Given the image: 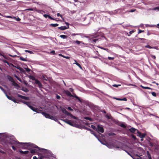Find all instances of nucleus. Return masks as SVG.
I'll list each match as a JSON object with an SVG mask.
<instances>
[{"label":"nucleus","instance_id":"1","mask_svg":"<svg viewBox=\"0 0 159 159\" xmlns=\"http://www.w3.org/2000/svg\"><path fill=\"white\" fill-rule=\"evenodd\" d=\"M11 143L14 144L15 145H17L18 144H24L25 146H30L33 148H35L36 149H37V151H41V150H43V149L42 148H39L38 146H37L36 145L30 143H19L18 141H14L13 143Z\"/></svg>","mask_w":159,"mask_h":159},{"label":"nucleus","instance_id":"2","mask_svg":"<svg viewBox=\"0 0 159 159\" xmlns=\"http://www.w3.org/2000/svg\"><path fill=\"white\" fill-rule=\"evenodd\" d=\"M43 116H44L46 118L50 119L52 120H55V118L54 116H51L48 114L44 112H42V111L41 112V113Z\"/></svg>","mask_w":159,"mask_h":159},{"label":"nucleus","instance_id":"3","mask_svg":"<svg viewBox=\"0 0 159 159\" xmlns=\"http://www.w3.org/2000/svg\"><path fill=\"white\" fill-rule=\"evenodd\" d=\"M97 131L98 133H103L104 132V129L102 125H97Z\"/></svg>","mask_w":159,"mask_h":159},{"label":"nucleus","instance_id":"4","mask_svg":"<svg viewBox=\"0 0 159 159\" xmlns=\"http://www.w3.org/2000/svg\"><path fill=\"white\" fill-rule=\"evenodd\" d=\"M29 108H30L33 111H35L37 113H41L42 111L41 110H40L39 109L34 107L31 105L30 107Z\"/></svg>","mask_w":159,"mask_h":159},{"label":"nucleus","instance_id":"5","mask_svg":"<svg viewBox=\"0 0 159 159\" xmlns=\"http://www.w3.org/2000/svg\"><path fill=\"white\" fill-rule=\"evenodd\" d=\"M62 120L65 123L69 124V125L72 126H74V125L71 122V120L67 119H62Z\"/></svg>","mask_w":159,"mask_h":159},{"label":"nucleus","instance_id":"6","mask_svg":"<svg viewBox=\"0 0 159 159\" xmlns=\"http://www.w3.org/2000/svg\"><path fill=\"white\" fill-rule=\"evenodd\" d=\"M138 134L137 135L140 137V138L142 139H141V140L142 141L143 140V138H144L145 136L146 135V134H143L142 133L138 131V132H137Z\"/></svg>","mask_w":159,"mask_h":159},{"label":"nucleus","instance_id":"7","mask_svg":"<svg viewBox=\"0 0 159 159\" xmlns=\"http://www.w3.org/2000/svg\"><path fill=\"white\" fill-rule=\"evenodd\" d=\"M17 96L18 97L22 99H24L25 100H29L30 99L29 97L23 96L19 94H17Z\"/></svg>","mask_w":159,"mask_h":159},{"label":"nucleus","instance_id":"8","mask_svg":"<svg viewBox=\"0 0 159 159\" xmlns=\"http://www.w3.org/2000/svg\"><path fill=\"white\" fill-rule=\"evenodd\" d=\"M129 131L132 133H137L138 132V130L135 129V128H130L129 129Z\"/></svg>","mask_w":159,"mask_h":159},{"label":"nucleus","instance_id":"9","mask_svg":"<svg viewBox=\"0 0 159 159\" xmlns=\"http://www.w3.org/2000/svg\"><path fill=\"white\" fill-rule=\"evenodd\" d=\"M64 92L67 95L70 97L73 96V95L71 94L70 92L68 90H64Z\"/></svg>","mask_w":159,"mask_h":159},{"label":"nucleus","instance_id":"10","mask_svg":"<svg viewBox=\"0 0 159 159\" xmlns=\"http://www.w3.org/2000/svg\"><path fill=\"white\" fill-rule=\"evenodd\" d=\"M35 83L38 85L39 88H41L42 86V84L37 79H36L35 80Z\"/></svg>","mask_w":159,"mask_h":159},{"label":"nucleus","instance_id":"11","mask_svg":"<svg viewBox=\"0 0 159 159\" xmlns=\"http://www.w3.org/2000/svg\"><path fill=\"white\" fill-rule=\"evenodd\" d=\"M29 150L30 151V152L31 154L35 153L36 152H41V151H37V149H30Z\"/></svg>","mask_w":159,"mask_h":159},{"label":"nucleus","instance_id":"12","mask_svg":"<svg viewBox=\"0 0 159 159\" xmlns=\"http://www.w3.org/2000/svg\"><path fill=\"white\" fill-rule=\"evenodd\" d=\"M21 102L23 103L29 107L31 105L30 102H26L22 100L21 101Z\"/></svg>","mask_w":159,"mask_h":159},{"label":"nucleus","instance_id":"13","mask_svg":"<svg viewBox=\"0 0 159 159\" xmlns=\"http://www.w3.org/2000/svg\"><path fill=\"white\" fill-rule=\"evenodd\" d=\"M69 26H67V27L65 26H61L60 27H58V29L61 30H65L69 28Z\"/></svg>","mask_w":159,"mask_h":159},{"label":"nucleus","instance_id":"14","mask_svg":"<svg viewBox=\"0 0 159 159\" xmlns=\"http://www.w3.org/2000/svg\"><path fill=\"white\" fill-rule=\"evenodd\" d=\"M19 152L20 153L24 154H27L29 153V151H23L21 150H19Z\"/></svg>","mask_w":159,"mask_h":159},{"label":"nucleus","instance_id":"15","mask_svg":"<svg viewBox=\"0 0 159 159\" xmlns=\"http://www.w3.org/2000/svg\"><path fill=\"white\" fill-rule=\"evenodd\" d=\"M16 68L19 69L21 72L25 73V70L23 69L22 68L20 67L19 66H17Z\"/></svg>","mask_w":159,"mask_h":159},{"label":"nucleus","instance_id":"16","mask_svg":"<svg viewBox=\"0 0 159 159\" xmlns=\"http://www.w3.org/2000/svg\"><path fill=\"white\" fill-rule=\"evenodd\" d=\"M34 10L37 12L43 14V13H45V12L43 10H37L36 8H34Z\"/></svg>","mask_w":159,"mask_h":159},{"label":"nucleus","instance_id":"17","mask_svg":"<svg viewBox=\"0 0 159 159\" xmlns=\"http://www.w3.org/2000/svg\"><path fill=\"white\" fill-rule=\"evenodd\" d=\"M7 77L8 80L11 82H13L14 80L13 78L9 75H7Z\"/></svg>","mask_w":159,"mask_h":159},{"label":"nucleus","instance_id":"18","mask_svg":"<svg viewBox=\"0 0 159 159\" xmlns=\"http://www.w3.org/2000/svg\"><path fill=\"white\" fill-rule=\"evenodd\" d=\"M140 87L143 89H151V90L152 89L150 87H144V86H142V85H141Z\"/></svg>","mask_w":159,"mask_h":159},{"label":"nucleus","instance_id":"19","mask_svg":"<svg viewBox=\"0 0 159 159\" xmlns=\"http://www.w3.org/2000/svg\"><path fill=\"white\" fill-rule=\"evenodd\" d=\"M5 95H6V96L7 97V98L9 99V100H11V101H12V99H13V97H11V96H8V95L7 94V93H6V94H5Z\"/></svg>","mask_w":159,"mask_h":159},{"label":"nucleus","instance_id":"20","mask_svg":"<svg viewBox=\"0 0 159 159\" xmlns=\"http://www.w3.org/2000/svg\"><path fill=\"white\" fill-rule=\"evenodd\" d=\"M148 92L149 93H151L153 96L155 97H156L157 96L156 93L155 92H150L149 91H148Z\"/></svg>","mask_w":159,"mask_h":159},{"label":"nucleus","instance_id":"21","mask_svg":"<svg viewBox=\"0 0 159 159\" xmlns=\"http://www.w3.org/2000/svg\"><path fill=\"white\" fill-rule=\"evenodd\" d=\"M13 76L16 77L17 80H18L20 82L22 83V81L19 78V77H18L16 74H14L13 75Z\"/></svg>","mask_w":159,"mask_h":159},{"label":"nucleus","instance_id":"22","mask_svg":"<svg viewBox=\"0 0 159 159\" xmlns=\"http://www.w3.org/2000/svg\"><path fill=\"white\" fill-rule=\"evenodd\" d=\"M59 25L58 24H51L50 25V26L53 27H55L58 26Z\"/></svg>","mask_w":159,"mask_h":159},{"label":"nucleus","instance_id":"23","mask_svg":"<svg viewBox=\"0 0 159 159\" xmlns=\"http://www.w3.org/2000/svg\"><path fill=\"white\" fill-rule=\"evenodd\" d=\"M61 110L62 112L64 114H65L66 115L67 112V111L64 108H62L61 109Z\"/></svg>","mask_w":159,"mask_h":159},{"label":"nucleus","instance_id":"24","mask_svg":"<svg viewBox=\"0 0 159 159\" xmlns=\"http://www.w3.org/2000/svg\"><path fill=\"white\" fill-rule=\"evenodd\" d=\"M12 83L13 85L14 86L17 87H19V85L16 83L14 80L12 82Z\"/></svg>","mask_w":159,"mask_h":159},{"label":"nucleus","instance_id":"25","mask_svg":"<svg viewBox=\"0 0 159 159\" xmlns=\"http://www.w3.org/2000/svg\"><path fill=\"white\" fill-rule=\"evenodd\" d=\"M75 62L74 63L76 64L77 66H78L80 67V68L81 69H82V67L80 65L79 63L77 62L76 60H75Z\"/></svg>","mask_w":159,"mask_h":159},{"label":"nucleus","instance_id":"26","mask_svg":"<svg viewBox=\"0 0 159 159\" xmlns=\"http://www.w3.org/2000/svg\"><path fill=\"white\" fill-rule=\"evenodd\" d=\"M13 19H15V20H17V21H19L20 20H21L20 19V18L18 17H16L13 16Z\"/></svg>","mask_w":159,"mask_h":159},{"label":"nucleus","instance_id":"27","mask_svg":"<svg viewBox=\"0 0 159 159\" xmlns=\"http://www.w3.org/2000/svg\"><path fill=\"white\" fill-rule=\"evenodd\" d=\"M20 59L21 60H22V61H27V60L26 59H25L24 58H23V57H20Z\"/></svg>","mask_w":159,"mask_h":159},{"label":"nucleus","instance_id":"28","mask_svg":"<svg viewBox=\"0 0 159 159\" xmlns=\"http://www.w3.org/2000/svg\"><path fill=\"white\" fill-rule=\"evenodd\" d=\"M91 127L94 130H96L97 131V128L94 125H91Z\"/></svg>","mask_w":159,"mask_h":159},{"label":"nucleus","instance_id":"29","mask_svg":"<svg viewBox=\"0 0 159 159\" xmlns=\"http://www.w3.org/2000/svg\"><path fill=\"white\" fill-rule=\"evenodd\" d=\"M90 131L92 134H93L97 138H98L97 135L95 133V132L94 131L91 129V130Z\"/></svg>","mask_w":159,"mask_h":159},{"label":"nucleus","instance_id":"30","mask_svg":"<svg viewBox=\"0 0 159 159\" xmlns=\"http://www.w3.org/2000/svg\"><path fill=\"white\" fill-rule=\"evenodd\" d=\"M147 154L149 159H152V157H151V155L149 153V152L148 151L147 152Z\"/></svg>","mask_w":159,"mask_h":159},{"label":"nucleus","instance_id":"31","mask_svg":"<svg viewBox=\"0 0 159 159\" xmlns=\"http://www.w3.org/2000/svg\"><path fill=\"white\" fill-rule=\"evenodd\" d=\"M60 37L61 38L64 39H66L67 38V36L64 35H60Z\"/></svg>","mask_w":159,"mask_h":159},{"label":"nucleus","instance_id":"32","mask_svg":"<svg viewBox=\"0 0 159 159\" xmlns=\"http://www.w3.org/2000/svg\"><path fill=\"white\" fill-rule=\"evenodd\" d=\"M59 55L62 57H64V58H66L67 59H69L70 58V57H66V56L62 55L61 54H59Z\"/></svg>","mask_w":159,"mask_h":159},{"label":"nucleus","instance_id":"33","mask_svg":"<svg viewBox=\"0 0 159 159\" xmlns=\"http://www.w3.org/2000/svg\"><path fill=\"white\" fill-rule=\"evenodd\" d=\"M29 77L30 79L34 80L36 79L34 77L31 75Z\"/></svg>","mask_w":159,"mask_h":159},{"label":"nucleus","instance_id":"34","mask_svg":"<svg viewBox=\"0 0 159 159\" xmlns=\"http://www.w3.org/2000/svg\"><path fill=\"white\" fill-rule=\"evenodd\" d=\"M0 89L4 92L5 94L6 93H7L6 91L2 87H1Z\"/></svg>","mask_w":159,"mask_h":159},{"label":"nucleus","instance_id":"35","mask_svg":"<svg viewBox=\"0 0 159 159\" xmlns=\"http://www.w3.org/2000/svg\"><path fill=\"white\" fill-rule=\"evenodd\" d=\"M2 61L3 62L7 64V65H9V62L6 60L3 59L2 60Z\"/></svg>","mask_w":159,"mask_h":159},{"label":"nucleus","instance_id":"36","mask_svg":"<svg viewBox=\"0 0 159 159\" xmlns=\"http://www.w3.org/2000/svg\"><path fill=\"white\" fill-rule=\"evenodd\" d=\"M109 136H114L116 135V134L113 132H111L109 134Z\"/></svg>","mask_w":159,"mask_h":159},{"label":"nucleus","instance_id":"37","mask_svg":"<svg viewBox=\"0 0 159 159\" xmlns=\"http://www.w3.org/2000/svg\"><path fill=\"white\" fill-rule=\"evenodd\" d=\"M112 86H113V87H116V88H117L119 86H120L121 85L120 84H118L117 85V84H114Z\"/></svg>","mask_w":159,"mask_h":159},{"label":"nucleus","instance_id":"38","mask_svg":"<svg viewBox=\"0 0 159 159\" xmlns=\"http://www.w3.org/2000/svg\"><path fill=\"white\" fill-rule=\"evenodd\" d=\"M152 10H157L158 11H159V6L157 7H155Z\"/></svg>","mask_w":159,"mask_h":159},{"label":"nucleus","instance_id":"39","mask_svg":"<svg viewBox=\"0 0 159 159\" xmlns=\"http://www.w3.org/2000/svg\"><path fill=\"white\" fill-rule=\"evenodd\" d=\"M71 117L72 118L74 119H76V120H77L78 119V118L77 117H75L73 115H71Z\"/></svg>","mask_w":159,"mask_h":159},{"label":"nucleus","instance_id":"40","mask_svg":"<svg viewBox=\"0 0 159 159\" xmlns=\"http://www.w3.org/2000/svg\"><path fill=\"white\" fill-rule=\"evenodd\" d=\"M75 43L78 44H79L80 43H82V42L78 40H76L75 41ZM82 43L84 44L83 43Z\"/></svg>","mask_w":159,"mask_h":159},{"label":"nucleus","instance_id":"41","mask_svg":"<svg viewBox=\"0 0 159 159\" xmlns=\"http://www.w3.org/2000/svg\"><path fill=\"white\" fill-rule=\"evenodd\" d=\"M145 47L146 48H150V49L152 48V47H151L149 45H147L145 46Z\"/></svg>","mask_w":159,"mask_h":159},{"label":"nucleus","instance_id":"42","mask_svg":"<svg viewBox=\"0 0 159 159\" xmlns=\"http://www.w3.org/2000/svg\"><path fill=\"white\" fill-rule=\"evenodd\" d=\"M8 66H11L13 67H16V68L17 66H14L13 64H12V63H9V65H8Z\"/></svg>","mask_w":159,"mask_h":159},{"label":"nucleus","instance_id":"43","mask_svg":"<svg viewBox=\"0 0 159 159\" xmlns=\"http://www.w3.org/2000/svg\"><path fill=\"white\" fill-rule=\"evenodd\" d=\"M26 10H28V11H33L34 10H35L34 9L32 8L28 9H26Z\"/></svg>","mask_w":159,"mask_h":159},{"label":"nucleus","instance_id":"44","mask_svg":"<svg viewBox=\"0 0 159 159\" xmlns=\"http://www.w3.org/2000/svg\"><path fill=\"white\" fill-rule=\"evenodd\" d=\"M45 157L44 156H41L40 157L39 159H44Z\"/></svg>","mask_w":159,"mask_h":159},{"label":"nucleus","instance_id":"45","mask_svg":"<svg viewBox=\"0 0 159 159\" xmlns=\"http://www.w3.org/2000/svg\"><path fill=\"white\" fill-rule=\"evenodd\" d=\"M25 52H27L30 54H32L33 53V52L31 51L30 50H25Z\"/></svg>","mask_w":159,"mask_h":159},{"label":"nucleus","instance_id":"46","mask_svg":"<svg viewBox=\"0 0 159 159\" xmlns=\"http://www.w3.org/2000/svg\"><path fill=\"white\" fill-rule=\"evenodd\" d=\"M66 115H67V116H70V117L71 116V115H72V114H70V113H69V112H68V111L67 112V113H66Z\"/></svg>","mask_w":159,"mask_h":159},{"label":"nucleus","instance_id":"47","mask_svg":"<svg viewBox=\"0 0 159 159\" xmlns=\"http://www.w3.org/2000/svg\"><path fill=\"white\" fill-rule=\"evenodd\" d=\"M136 11V9H132L130 10V11H129L128 12H134Z\"/></svg>","mask_w":159,"mask_h":159},{"label":"nucleus","instance_id":"48","mask_svg":"<svg viewBox=\"0 0 159 159\" xmlns=\"http://www.w3.org/2000/svg\"><path fill=\"white\" fill-rule=\"evenodd\" d=\"M67 109L70 111H73V110L70 107H68L67 108Z\"/></svg>","mask_w":159,"mask_h":159},{"label":"nucleus","instance_id":"49","mask_svg":"<svg viewBox=\"0 0 159 159\" xmlns=\"http://www.w3.org/2000/svg\"><path fill=\"white\" fill-rule=\"evenodd\" d=\"M48 18L51 19V20H55V18H53L51 16H49H49H48Z\"/></svg>","mask_w":159,"mask_h":159},{"label":"nucleus","instance_id":"50","mask_svg":"<svg viewBox=\"0 0 159 159\" xmlns=\"http://www.w3.org/2000/svg\"><path fill=\"white\" fill-rule=\"evenodd\" d=\"M120 126L122 127H123V128H125L126 127V126L124 124H121L120 125Z\"/></svg>","mask_w":159,"mask_h":159},{"label":"nucleus","instance_id":"51","mask_svg":"<svg viewBox=\"0 0 159 159\" xmlns=\"http://www.w3.org/2000/svg\"><path fill=\"white\" fill-rule=\"evenodd\" d=\"M131 136H132V137L134 140H135L136 139V137L135 136H134V135L133 134H132L131 135Z\"/></svg>","mask_w":159,"mask_h":159},{"label":"nucleus","instance_id":"52","mask_svg":"<svg viewBox=\"0 0 159 159\" xmlns=\"http://www.w3.org/2000/svg\"><path fill=\"white\" fill-rule=\"evenodd\" d=\"M108 58L109 60H113L114 59V58L109 57H108Z\"/></svg>","mask_w":159,"mask_h":159},{"label":"nucleus","instance_id":"53","mask_svg":"<svg viewBox=\"0 0 159 159\" xmlns=\"http://www.w3.org/2000/svg\"><path fill=\"white\" fill-rule=\"evenodd\" d=\"M56 98L58 99H60L61 98V97L60 96L57 95Z\"/></svg>","mask_w":159,"mask_h":159},{"label":"nucleus","instance_id":"54","mask_svg":"<svg viewBox=\"0 0 159 159\" xmlns=\"http://www.w3.org/2000/svg\"><path fill=\"white\" fill-rule=\"evenodd\" d=\"M43 16L44 17L47 18V17H48L49 15L47 14H44L43 15Z\"/></svg>","mask_w":159,"mask_h":159},{"label":"nucleus","instance_id":"55","mask_svg":"<svg viewBox=\"0 0 159 159\" xmlns=\"http://www.w3.org/2000/svg\"><path fill=\"white\" fill-rule=\"evenodd\" d=\"M12 101H13V102H14L15 103H16V102H16V100L14 97L13 98Z\"/></svg>","mask_w":159,"mask_h":159},{"label":"nucleus","instance_id":"56","mask_svg":"<svg viewBox=\"0 0 159 159\" xmlns=\"http://www.w3.org/2000/svg\"><path fill=\"white\" fill-rule=\"evenodd\" d=\"M50 53L53 54V55H55V51L54 50H52L50 52Z\"/></svg>","mask_w":159,"mask_h":159},{"label":"nucleus","instance_id":"57","mask_svg":"<svg viewBox=\"0 0 159 159\" xmlns=\"http://www.w3.org/2000/svg\"><path fill=\"white\" fill-rule=\"evenodd\" d=\"M127 99L126 98H121V101H127Z\"/></svg>","mask_w":159,"mask_h":159},{"label":"nucleus","instance_id":"58","mask_svg":"<svg viewBox=\"0 0 159 159\" xmlns=\"http://www.w3.org/2000/svg\"><path fill=\"white\" fill-rule=\"evenodd\" d=\"M5 17L7 18H13V17H12L11 16H5Z\"/></svg>","mask_w":159,"mask_h":159},{"label":"nucleus","instance_id":"59","mask_svg":"<svg viewBox=\"0 0 159 159\" xmlns=\"http://www.w3.org/2000/svg\"><path fill=\"white\" fill-rule=\"evenodd\" d=\"M9 56H10V57H17V56L16 55H11L9 54Z\"/></svg>","mask_w":159,"mask_h":159},{"label":"nucleus","instance_id":"60","mask_svg":"<svg viewBox=\"0 0 159 159\" xmlns=\"http://www.w3.org/2000/svg\"><path fill=\"white\" fill-rule=\"evenodd\" d=\"M144 31V30H139V31H138V34H139V33H140L142 32H143Z\"/></svg>","mask_w":159,"mask_h":159},{"label":"nucleus","instance_id":"61","mask_svg":"<svg viewBox=\"0 0 159 159\" xmlns=\"http://www.w3.org/2000/svg\"><path fill=\"white\" fill-rule=\"evenodd\" d=\"M114 98L115 99H116V100H117L121 101V98Z\"/></svg>","mask_w":159,"mask_h":159},{"label":"nucleus","instance_id":"62","mask_svg":"<svg viewBox=\"0 0 159 159\" xmlns=\"http://www.w3.org/2000/svg\"><path fill=\"white\" fill-rule=\"evenodd\" d=\"M26 71L28 72H29L31 70L29 68H27L26 69Z\"/></svg>","mask_w":159,"mask_h":159},{"label":"nucleus","instance_id":"63","mask_svg":"<svg viewBox=\"0 0 159 159\" xmlns=\"http://www.w3.org/2000/svg\"><path fill=\"white\" fill-rule=\"evenodd\" d=\"M11 147H12V149L14 150V151H15L16 149V148L13 146H11Z\"/></svg>","mask_w":159,"mask_h":159},{"label":"nucleus","instance_id":"64","mask_svg":"<svg viewBox=\"0 0 159 159\" xmlns=\"http://www.w3.org/2000/svg\"><path fill=\"white\" fill-rule=\"evenodd\" d=\"M75 98L77 99L80 102H81V101L80 100V98L78 97L77 96H76Z\"/></svg>","mask_w":159,"mask_h":159}]
</instances>
